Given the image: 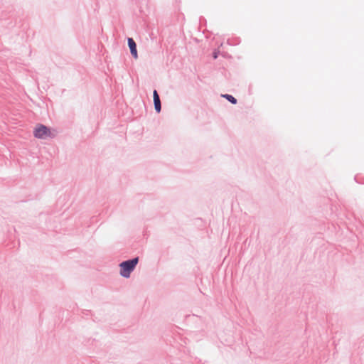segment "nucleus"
<instances>
[{"instance_id": "obj_2", "label": "nucleus", "mask_w": 364, "mask_h": 364, "mask_svg": "<svg viewBox=\"0 0 364 364\" xmlns=\"http://www.w3.org/2000/svg\"><path fill=\"white\" fill-rule=\"evenodd\" d=\"M33 135L38 139H46L48 137H54L55 134L46 126L38 124L33 130Z\"/></svg>"}, {"instance_id": "obj_3", "label": "nucleus", "mask_w": 364, "mask_h": 364, "mask_svg": "<svg viewBox=\"0 0 364 364\" xmlns=\"http://www.w3.org/2000/svg\"><path fill=\"white\" fill-rule=\"evenodd\" d=\"M128 45L130 48V51L133 57L136 59L138 58L136 45L134 41L132 38H128Z\"/></svg>"}, {"instance_id": "obj_5", "label": "nucleus", "mask_w": 364, "mask_h": 364, "mask_svg": "<svg viewBox=\"0 0 364 364\" xmlns=\"http://www.w3.org/2000/svg\"><path fill=\"white\" fill-rule=\"evenodd\" d=\"M223 97L226 98L228 101H230L232 104H236L237 103V100L234 97H232V95H223Z\"/></svg>"}, {"instance_id": "obj_1", "label": "nucleus", "mask_w": 364, "mask_h": 364, "mask_svg": "<svg viewBox=\"0 0 364 364\" xmlns=\"http://www.w3.org/2000/svg\"><path fill=\"white\" fill-rule=\"evenodd\" d=\"M139 258L135 257L132 259L124 261L119 264L120 274L125 277L129 278L131 272L134 270L136 265L138 264Z\"/></svg>"}, {"instance_id": "obj_4", "label": "nucleus", "mask_w": 364, "mask_h": 364, "mask_svg": "<svg viewBox=\"0 0 364 364\" xmlns=\"http://www.w3.org/2000/svg\"><path fill=\"white\" fill-rule=\"evenodd\" d=\"M153 97H154V103L155 109L159 113L161 112V107L160 98H159V96L156 90L154 91Z\"/></svg>"}]
</instances>
